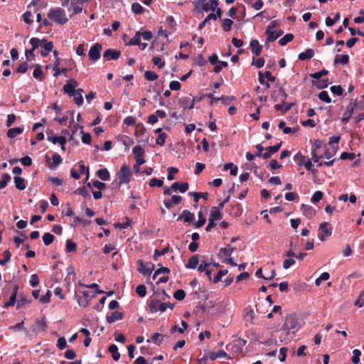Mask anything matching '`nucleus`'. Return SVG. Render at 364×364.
Returning a JSON list of instances; mask_svg holds the SVG:
<instances>
[{"instance_id":"1","label":"nucleus","mask_w":364,"mask_h":364,"mask_svg":"<svg viewBox=\"0 0 364 364\" xmlns=\"http://www.w3.org/2000/svg\"><path fill=\"white\" fill-rule=\"evenodd\" d=\"M79 85L78 82L75 79H70L67 83L63 86V90L65 93L68 94L70 97H73L75 103L77 106H81L83 104V97L81 94L75 92V88Z\"/></svg>"},{"instance_id":"2","label":"nucleus","mask_w":364,"mask_h":364,"mask_svg":"<svg viewBox=\"0 0 364 364\" xmlns=\"http://www.w3.org/2000/svg\"><path fill=\"white\" fill-rule=\"evenodd\" d=\"M48 17L55 23L61 25L66 23L68 21L65 11L60 8L50 9L48 13Z\"/></svg>"},{"instance_id":"3","label":"nucleus","mask_w":364,"mask_h":364,"mask_svg":"<svg viewBox=\"0 0 364 364\" xmlns=\"http://www.w3.org/2000/svg\"><path fill=\"white\" fill-rule=\"evenodd\" d=\"M299 323L297 321L296 316L293 315H288L285 318L284 323L282 326V329L287 331V334L289 333L290 331H293V333L299 329Z\"/></svg>"},{"instance_id":"4","label":"nucleus","mask_w":364,"mask_h":364,"mask_svg":"<svg viewBox=\"0 0 364 364\" xmlns=\"http://www.w3.org/2000/svg\"><path fill=\"white\" fill-rule=\"evenodd\" d=\"M207 0H198L196 2L197 7H201L202 9L206 12L209 11H215L218 6V0H210L206 2Z\"/></svg>"},{"instance_id":"5","label":"nucleus","mask_w":364,"mask_h":364,"mask_svg":"<svg viewBox=\"0 0 364 364\" xmlns=\"http://www.w3.org/2000/svg\"><path fill=\"white\" fill-rule=\"evenodd\" d=\"M40 39L38 38L33 37L30 39L29 43L32 48L30 50H26L25 55L28 61H31L35 58L34 50L40 47Z\"/></svg>"},{"instance_id":"6","label":"nucleus","mask_w":364,"mask_h":364,"mask_svg":"<svg viewBox=\"0 0 364 364\" xmlns=\"http://www.w3.org/2000/svg\"><path fill=\"white\" fill-rule=\"evenodd\" d=\"M102 49V46L99 43H96L92 46H91L88 52L89 59L94 63L97 61L100 58V52Z\"/></svg>"},{"instance_id":"7","label":"nucleus","mask_w":364,"mask_h":364,"mask_svg":"<svg viewBox=\"0 0 364 364\" xmlns=\"http://www.w3.org/2000/svg\"><path fill=\"white\" fill-rule=\"evenodd\" d=\"M131 171L129 166L123 165L119 171V185L127 183L130 181Z\"/></svg>"},{"instance_id":"8","label":"nucleus","mask_w":364,"mask_h":364,"mask_svg":"<svg viewBox=\"0 0 364 364\" xmlns=\"http://www.w3.org/2000/svg\"><path fill=\"white\" fill-rule=\"evenodd\" d=\"M40 46L43 49L41 50L40 53L43 57H46L52 51L53 48V43L52 41H48L46 39H40Z\"/></svg>"},{"instance_id":"9","label":"nucleus","mask_w":364,"mask_h":364,"mask_svg":"<svg viewBox=\"0 0 364 364\" xmlns=\"http://www.w3.org/2000/svg\"><path fill=\"white\" fill-rule=\"evenodd\" d=\"M319 230L321 231V233L318 237L321 241H325L331 235L332 229L329 227V223L327 222L321 223Z\"/></svg>"},{"instance_id":"10","label":"nucleus","mask_w":364,"mask_h":364,"mask_svg":"<svg viewBox=\"0 0 364 364\" xmlns=\"http://www.w3.org/2000/svg\"><path fill=\"white\" fill-rule=\"evenodd\" d=\"M139 267L138 268V271L142 274L143 275L147 276L150 275L154 268V264L152 263H149L147 264H144L142 260L139 261Z\"/></svg>"},{"instance_id":"11","label":"nucleus","mask_w":364,"mask_h":364,"mask_svg":"<svg viewBox=\"0 0 364 364\" xmlns=\"http://www.w3.org/2000/svg\"><path fill=\"white\" fill-rule=\"evenodd\" d=\"M120 50L109 48L104 52L103 57L106 58L107 60H117L120 57Z\"/></svg>"},{"instance_id":"12","label":"nucleus","mask_w":364,"mask_h":364,"mask_svg":"<svg viewBox=\"0 0 364 364\" xmlns=\"http://www.w3.org/2000/svg\"><path fill=\"white\" fill-rule=\"evenodd\" d=\"M236 250L235 247L231 246L230 245H228L226 247H222L219 250V257L223 259V258H227L231 256L232 252Z\"/></svg>"},{"instance_id":"13","label":"nucleus","mask_w":364,"mask_h":364,"mask_svg":"<svg viewBox=\"0 0 364 364\" xmlns=\"http://www.w3.org/2000/svg\"><path fill=\"white\" fill-rule=\"evenodd\" d=\"M282 142L280 141L279 144L274 145V146H268L266 148V152H264L263 154H262V158L264 159H267L269 158H270V156L277 153L279 149L281 148L282 146Z\"/></svg>"},{"instance_id":"14","label":"nucleus","mask_w":364,"mask_h":364,"mask_svg":"<svg viewBox=\"0 0 364 364\" xmlns=\"http://www.w3.org/2000/svg\"><path fill=\"white\" fill-rule=\"evenodd\" d=\"M83 4V0H71L70 6L73 7V13L70 15V16L80 14L82 10Z\"/></svg>"},{"instance_id":"15","label":"nucleus","mask_w":364,"mask_h":364,"mask_svg":"<svg viewBox=\"0 0 364 364\" xmlns=\"http://www.w3.org/2000/svg\"><path fill=\"white\" fill-rule=\"evenodd\" d=\"M182 200V197L181 196L174 195L171 197V199H165L164 200V204L167 209H170L172 208L173 205L179 204Z\"/></svg>"},{"instance_id":"16","label":"nucleus","mask_w":364,"mask_h":364,"mask_svg":"<svg viewBox=\"0 0 364 364\" xmlns=\"http://www.w3.org/2000/svg\"><path fill=\"white\" fill-rule=\"evenodd\" d=\"M18 285L15 284L13 287L12 294L10 296L9 300L4 304V308H9V306H12L15 304V303L16 301V296L18 294Z\"/></svg>"},{"instance_id":"17","label":"nucleus","mask_w":364,"mask_h":364,"mask_svg":"<svg viewBox=\"0 0 364 364\" xmlns=\"http://www.w3.org/2000/svg\"><path fill=\"white\" fill-rule=\"evenodd\" d=\"M353 112L354 106H353L352 102H350L349 105H347L346 110L343 114V117H342V122L344 124H347L349 122Z\"/></svg>"},{"instance_id":"18","label":"nucleus","mask_w":364,"mask_h":364,"mask_svg":"<svg viewBox=\"0 0 364 364\" xmlns=\"http://www.w3.org/2000/svg\"><path fill=\"white\" fill-rule=\"evenodd\" d=\"M178 102L184 109H192L194 107V100L189 97L180 98Z\"/></svg>"},{"instance_id":"19","label":"nucleus","mask_w":364,"mask_h":364,"mask_svg":"<svg viewBox=\"0 0 364 364\" xmlns=\"http://www.w3.org/2000/svg\"><path fill=\"white\" fill-rule=\"evenodd\" d=\"M250 48L252 52L257 56H259L262 50V46L259 44V41L255 39L251 40Z\"/></svg>"},{"instance_id":"20","label":"nucleus","mask_w":364,"mask_h":364,"mask_svg":"<svg viewBox=\"0 0 364 364\" xmlns=\"http://www.w3.org/2000/svg\"><path fill=\"white\" fill-rule=\"evenodd\" d=\"M188 187L189 185L187 182H184L182 183L175 182L171 185V188L173 189L174 191H178L181 193L186 192L188 189Z\"/></svg>"},{"instance_id":"21","label":"nucleus","mask_w":364,"mask_h":364,"mask_svg":"<svg viewBox=\"0 0 364 364\" xmlns=\"http://www.w3.org/2000/svg\"><path fill=\"white\" fill-rule=\"evenodd\" d=\"M47 134H53V131L52 130H48L47 132ZM47 140L49 141H51L54 144H56V143L61 144V142H63V143H66L67 142L66 138L65 136H49V135H48Z\"/></svg>"},{"instance_id":"22","label":"nucleus","mask_w":364,"mask_h":364,"mask_svg":"<svg viewBox=\"0 0 364 364\" xmlns=\"http://www.w3.org/2000/svg\"><path fill=\"white\" fill-rule=\"evenodd\" d=\"M208 357L211 360H215L217 358H229L228 354L223 350H219L218 352H209Z\"/></svg>"},{"instance_id":"23","label":"nucleus","mask_w":364,"mask_h":364,"mask_svg":"<svg viewBox=\"0 0 364 364\" xmlns=\"http://www.w3.org/2000/svg\"><path fill=\"white\" fill-rule=\"evenodd\" d=\"M123 318V314L119 311H114L111 315L106 316L107 321L109 323H114L117 321L122 320Z\"/></svg>"},{"instance_id":"24","label":"nucleus","mask_w":364,"mask_h":364,"mask_svg":"<svg viewBox=\"0 0 364 364\" xmlns=\"http://www.w3.org/2000/svg\"><path fill=\"white\" fill-rule=\"evenodd\" d=\"M183 218L185 223H191L194 220L195 216L194 214L191 213L189 210H184L182 212V214L178 217V220Z\"/></svg>"},{"instance_id":"25","label":"nucleus","mask_w":364,"mask_h":364,"mask_svg":"<svg viewBox=\"0 0 364 364\" xmlns=\"http://www.w3.org/2000/svg\"><path fill=\"white\" fill-rule=\"evenodd\" d=\"M198 255H195L192 256L186 264V268L187 269H196L199 263Z\"/></svg>"},{"instance_id":"26","label":"nucleus","mask_w":364,"mask_h":364,"mask_svg":"<svg viewBox=\"0 0 364 364\" xmlns=\"http://www.w3.org/2000/svg\"><path fill=\"white\" fill-rule=\"evenodd\" d=\"M314 55V50L312 48H308L304 52L299 54L298 58L300 60L311 59Z\"/></svg>"},{"instance_id":"27","label":"nucleus","mask_w":364,"mask_h":364,"mask_svg":"<svg viewBox=\"0 0 364 364\" xmlns=\"http://www.w3.org/2000/svg\"><path fill=\"white\" fill-rule=\"evenodd\" d=\"M53 162L48 164L50 169L55 168L62 162V158L58 153H54L52 156Z\"/></svg>"},{"instance_id":"28","label":"nucleus","mask_w":364,"mask_h":364,"mask_svg":"<svg viewBox=\"0 0 364 364\" xmlns=\"http://www.w3.org/2000/svg\"><path fill=\"white\" fill-rule=\"evenodd\" d=\"M349 62V56L348 55H336L334 58L333 63L337 64H348Z\"/></svg>"},{"instance_id":"29","label":"nucleus","mask_w":364,"mask_h":364,"mask_svg":"<svg viewBox=\"0 0 364 364\" xmlns=\"http://www.w3.org/2000/svg\"><path fill=\"white\" fill-rule=\"evenodd\" d=\"M188 194L193 196V200L196 203H198L200 198H203L205 200H207L208 198V193L206 192H190Z\"/></svg>"},{"instance_id":"30","label":"nucleus","mask_w":364,"mask_h":364,"mask_svg":"<svg viewBox=\"0 0 364 364\" xmlns=\"http://www.w3.org/2000/svg\"><path fill=\"white\" fill-rule=\"evenodd\" d=\"M23 132V127H18L11 128L7 132V136L9 138L13 139L16 135L22 134Z\"/></svg>"},{"instance_id":"31","label":"nucleus","mask_w":364,"mask_h":364,"mask_svg":"<svg viewBox=\"0 0 364 364\" xmlns=\"http://www.w3.org/2000/svg\"><path fill=\"white\" fill-rule=\"evenodd\" d=\"M15 186L18 190L23 191L26 188L25 179L20 176L14 178Z\"/></svg>"},{"instance_id":"32","label":"nucleus","mask_w":364,"mask_h":364,"mask_svg":"<svg viewBox=\"0 0 364 364\" xmlns=\"http://www.w3.org/2000/svg\"><path fill=\"white\" fill-rule=\"evenodd\" d=\"M34 70L33 72V76L36 80H38L40 81L43 80V70L41 69V65L39 64H36L34 65Z\"/></svg>"},{"instance_id":"33","label":"nucleus","mask_w":364,"mask_h":364,"mask_svg":"<svg viewBox=\"0 0 364 364\" xmlns=\"http://www.w3.org/2000/svg\"><path fill=\"white\" fill-rule=\"evenodd\" d=\"M160 301L156 299H152L149 301V308L151 313H156L159 311Z\"/></svg>"},{"instance_id":"34","label":"nucleus","mask_w":364,"mask_h":364,"mask_svg":"<svg viewBox=\"0 0 364 364\" xmlns=\"http://www.w3.org/2000/svg\"><path fill=\"white\" fill-rule=\"evenodd\" d=\"M96 174L102 181H108L110 177L109 173L107 168L99 169Z\"/></svg>"},{"instance_id":"35","label":"nucleus","mask_w":364,"mask_h":364,"mask_svg":"<svg viewBox=\"0 0 364 364\" xmlns=\"http://www.w3.org/2000/svg\"><path fill=\"white\" fill-rule=\"evenodd\" d=\"M108 350L112 353V357L114 360L117 361L120 358V353L118 352V348L115 344H112Z\"/></svg>"},{"instance_id":"36","label":"nucleus","mask_w":364,"mask_h":364,"mask_svg":"<svg viewBox=\"0 0 364 364\" xmlns=\"http://www.w3.org/2000/svg\"><path fill=\"white\" fill-rule=\"evenodd\" d=\"M182 328L181 326H178L177 325L173 326L171 328V333H173L176 331H178L180 333H183L188 327V324L185 321H181Z\"/></svg>"},{"instance_id":"37","label":"nucleus","mask_w":364,"mask_h":364,"mask_svg":"<svg viewBox=\"0 0 364 364\" xmlns=\"http://www.w3.org/2000/svg\"><path fill=\"white\" fill-rule=\"evenodd\" d=\"M301 210L304 213V215H306L307 217H311L314 215V208L308 205L301 204Z\"/></svg>"},{"instance_id":"38","label":"nucleus","mask_w":364,"mask_h":364,"mask_svg":"<svg viewBox=\"0 0 364 364\" xmlns=\"http://www.w3.org/2000/svg\"><path fill=\"white\" fill-rule=\"evenodd\" d=\"M230 169V173L231 176H237V166H235L233 163H228L224 165L223 170L227 171Z\"/></svg>"},{"instance_id":"39","label":"nucleus","mask_w":364,"mask_h":364,"mask_svg":"<svg viewBox=\"0 0 364 364\" xmlns=\"http://www.w3.org/2000/svg\"><path fill=\"white\" fill-rule=\"evenodd\" d=\"M209 218L212 219L213 221L220 220L223 218V214L219 210H216L215 208H213L210 212Z\"/></svg>"},{"instance_id":"40","label":"nucleus","mask_w":364,"mask_h":364,"mask_svg":"<svg viewBox=\"0 0 364 364\" xmlns=\"http://www.w3.org/2000/svg\"><path fill=\"white\" fill-rule=\"evenodd\" d=\"M141 41V31H137L135 36L129 40L128 43H125L126 46H134L139 44Z\"/></svg>"},{"instance_id":"41","label":"nucleus","mask_w":364,"mask_h":364,"mask_svg":"<svg viewBox=\"0 0 364 364\" xmlns=\"http://www.w3.org/2000/svg\"><path fill=\"white\" fill-rule=\"evenodd\" d=\"M144 10V8L139 3H133L132 5V11L135 14H143Z\"/></svg>"},{"instance_id":"42","label":"nucleus","mask_w":364,"mask_h":364,"mask_svg":"<svg viewBox=\"0 0 364 364\" xmlns=\"http://www.w3.org/2000/svg\"><path fill=\"white\" fill-rule=\"evenodd\" d=\"M233 21L230 18H224L222 21V28L224 31L228 32L231 30Z\"/></svg>"},{"instance_id":"43","label":"nucleus","mask_w":364,"mask_h":364,"mask_svg":"<svg viewBox=\"0 0 364 364\" xmlns=\"http://www.w3.org/2000/svg\"><path fill=\"white\" fill-rule=\"evenodd\" d=\"M164 336H163L161 333H155L151 336V341L156 344L157 346H160L161 343L163 342Z\"/></svg>"},{"instance_id":"44","label":"nucleus","mask_w":364,"mask_h":364,"mask_svg":"<svg viewBox=\"0 0 364 364\" xmlns=\"http://www.w3.org/2000/svg\"><path fill=\"white\" fill-rule=\"evenodd\" d=\"M294 39V35L287 33L279 41V44L282 46H285L287 43L291 42Z\"/></svg>"},{"instance_id":"45","label":"nucleus","mask_w":364,"mask_h":364,"mask_svg":"<svg viewBox=\"0 0 364 364\" xmlns=\"http://www.w3.org/2000/svg\"><path fill=\"white\" fill-rule=\"evenodd\" d=\"M54 239L55 237L49 232H46L43 235V243L45 245L47 246L50 245L54 241Z\"/></svg>"},{"instance_id":"46","label":"nucleus","mask_w":364,"mask_h":364,"mask_svg":"<svg viewBox=\"0 0 364 364\" xmlns=\"http://www.w3.org/2000/svg\"><path fill=\"white\" fill-rule=\"evenodd\" d=\"M133 154L134 155V158L143 157L144 151L141 146L136 145L133 148Z\"/></svg>"},{"instance_id":"47","label":"nucleus","mask_w":364,"mask_h":364,"mask_svg":"<svg viewBox=\"0 0 364 364\" xmlns=\"http://www.w3.org/2000/svg\"><path fill=\"white\" fill-rule=\"evenodd\" d=\"M198 220L193 224L196 228H199L203 226L206 222V219L204 218L201 211L198 213Z\"/></svg>"},{"instance_id":"48","label":"nucleus","mask_w":364,"mask_h":364,"mask_svg":"<svg viewBox=\"0 0 364 364\" xmlns=\"http://www.w3.org/2000/svg\"><path fill=\"white\" fill-rule=\"evenodd\" d=\"M169 252V246H166L163 248L161 250H159L157 249L155 250L154 253V260H157L159 256L164 255Z\"/></svg>"},{"instance_id":"49","label":"nucleus","mask_w":364,"mask_h":364,"mask_svg":"<svg viewBox=\"0 0 364 364\" xmlns=\"http://www.w3.org/2000/svg\"><path fill=\"white\" fill-rule=\"evenodd\" d=\"M265 34L267 36V41L268 42H273L279 38V35H277L273 31H269V29L266 30Z\"/></svg>"},{"instance_id":"50","label":"nucleus","mask_w":364,"mask_h":364,"mask_svg":"<svg viewBox=\"0 0 364 364\" xmlns=\"http://www.w3.org/2000/svg\"><path fill=\"white\" fill-rule=\"evenodd\" d=\"M323 192H321L320 191H317L314 192V193L313 194V196L311 198V202L312 203L315 204V203H318V201H320L323 198Z\"/></svg>"},{"instance_id":"51","label":"nucleus","mask_w":364,"mask_h":364,"mask_svg":"<svg viewBox=\"0 0 364 364\" xmlns=\"http://www.w3.org/2000/svg\"><path fill=\"white\" fill-rule=\"evenodd\" d=\"M11 179V177L9 173H4L2 176V179L0 181V189L5 188Z\"/></svg>"},{"instance_id":"52","label":"nucleus","mask_w":364,"mask_h":364,"mask_svg":"<svg viewBox=\"0 0 364 364\" xmlns=\"http://www.w3.org/2000/svg\"><path fill=\"white\" fill-rule=\"evenodd\" d=\"M314 85L318 89L326 88L328 85V79H319L314 83Z\"/></svg>"},{"instance_id":"53","label":"nucleus","mask_w":364,"mask_h":364,"mask_svg":"<svg viewBox=\"0 0 364 364\" xmlns=\"http://www.w3.org/2000/svg\"><path fill=\"white\" fill-rule=\"evenodd\" d=\"M81 129H82V127H80ZM81 133L82 134V141L85 144H90L92 141V137L90 134L89 133H85L83 129L81 130Z\"/></svg>"},{"instance_id":"54","label":"nucleus","mask_w":364,"mask_h":364,"mask_svg":"<svg viewBox=\"0 0 364 364\" xmlns=\"http://www.w3.org/2000/svg\"><path fill=\"white\" fill-rule=\"evenodd\" d=\"M77 250V245L70 240L66 241V252H73Z\"/></svg>"},{"instance_id":"55","label":"nucleus","mask_w":364,"mask_h":364,"mask_svg":"<svg viewBox=\"0 0 364 364\" xmlns=\"http://www.w3.org/2000/svg\"><path fill=\"white\" fill-rule=\"evenodd\" d=\"M36 324L43 331H45L46 328H47V324H46V318L45 317L41 318H37L36 320Z\"/></svg>"},{"instance_id":"56","label":"nucleus","mask_w":364,"mask_h":364,"mask_svg":"<svg viewBox=\"0 0 364 364\" xmlns=\"http://www.w3.org/2000/svg\"><path fill=\"white\" fill-rule=\"evenodd\" d=\"M144 77L147 80L153 81L158 79L159 75L153 71H146L144 73Z\"/></svg>"},{"instance_id":"57","label":"nucleus","mask_w":364,"mask_h":364,"mask_svg":"<svg viewBox=\"0 0 364 364\" xmlns=\"http://www.w3.org/2000/svg\"><path fill=\"white\" fill-rule=\"evenodd\" d=\"M318 98L326 103H330L331 102V98L329 97L327 91H321L318 94Z\"/></svg>"},{"instance_id":"58","label":"nucleus","mask_w":364,"mask_h":364,"mask_svg":"<svg viewBox=\"0 0 364 364\" xmlns=\"http://www.w3.org/2000/svg\"><path fill=\"white\" fill-rule=\"evenodd\" d=\"M163 184H164L163 180L159 179L156 178H151L149 182V185L151 187H154V186L161 187L163 186Z\"/></svg>"},{"instance_id":"59","label":"nucleus","mask_w":364,"mask_h":364,"mask_svg":"<svg viewBox=\"0 0 364 364\" xmlns=\"http://www.w3.org/2000/svg\"><path fill=\"white\" fill-rule=\"evenodd\" d=\"M170 273V269L168 267H161L156 269L154 274L153 279H155L156 276L161 274H168Z\"/></svg>"},{"instance_id":"60","label":"nucleus","mask_w":364,"mask_h":364,"mask_svg":"<svg viewBox=\"0 0 364 364\" xmlns=\"http://www.w3.org/2000/svg\"><path fill=\"white\" fill-rule=\"evenodd\" d=\"M328 73V71L327 70L323 69L319 72L311 74L310 77L316 80H319L322 76L326 75Z\"/></svg>"},{"instance_id":"61","label":"nucleus","mask_w":364,"mask_h":364,"mask_svg":"<svg viewBox=\"0 0 364 364\" xmlns=\"http://www.w3.org/2000/svg\"><path fill=\"white\" fill-rule=\"evenodd\" d=\"M136 292L140 297H144L146 294V288L144 285H138L136 288Z\"/></svg>"},{"instance_id":"62","label":"nucleus","mask_w":364,"mask_h":364,"mask_svg":"<svg viewBox=\"0 0 364 364\" xmlns=\"http://www.w3.org/2000/svg\"><path fill=\"white\" fill-rule=\"evenodd\" d=\"M354 305L359 308L364 306V290L360 292L358 299L355 301Z\"/></svg>"},{"instance_id":"63","label":"nucleus","mask_w":364,"mask_h":364,"mask_svg":"<svg viewBox=\"0 0 364 364\" xmlns=\"http://www.w3.org/2000/svg\"><path fill=\"white\" fill-rule=\"evenodd\" d=\"M3 256H4L3 259H0L1 265H4L6 262H8L10 260L11 257V253L10 252L9 250H5L3 252Z\"/></svg>"},{"instance_id":"64","label":"nucleus","mask_w":364,"mask_h":364,"mask_svg":"<svg viewBox=\"0 0 364 364\" xmlns=\"http://www.w3.org/2000/svg\"><path fill=\"white\" fill-rule=\"evenodd\" d=\"M186 296V292L183 289H178L173 293V297L178 301L183 300Z\"/></svg>"}]
</instances>
